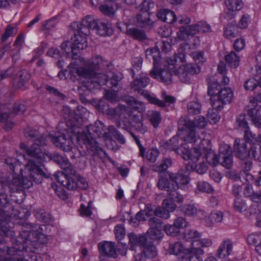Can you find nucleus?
I'll return each mask as SVG.
<instances>
[{"mask_svg":"<svg viewBox=\"0 0 261 261\" xmlns=\"http://www.w3.org/2000/svg\"><path fill=\"white\" fill-rule=\"evenodd\" d=\"M25 135L26 137L30 138L33 142L31 147L26 149L28 162L25 164L23 175V184L25 188L32 186L33 181L41 182L44 173L39 164L47 160H54L67 173H74V169L66 156L57 153L52 155L43 150L42 147L47 144V140L41 133L36 130L31 129L25 130Z\"/></svg>","mask_w":261,"mask_h":261,"instance_id":"f257e3e1","label":"nucleus"},{"mask_svg":"<svg viewBox=\"0 0 261 261\" xmlns=\"http://www.w3.org/2000/svg\"><path fill=\"white\" fill-rule=\"evenodd\" d=\"M103 60L101 57L96 56L89 60L80 58L71 63L68 67L71 75H77L80 78H91L96 71L102 68Z\"/></svg>","mask_w":261,"mask_h":261,"instance_id":"f03ea898","label":"nucleus"},{"mask_svg":"<svg viewBox=\"0 0 261 261\" xmlns=\"http://www.w3.org/2000/svg\"><path fill=\"white\" fill-rule=\"evenodd\" d=\"M130 250H135L134 258L136 261H144L146 259H151L157 255L155 247L151 243L147 242L145 236L129 235Z\"/></svg>","mask_w":261,"mask_h":261,"instance_id":"7ed1b4c3","label":"nucleus"},{"mask_svg":"<svg viewBox=\"0 0 261 261\" xmlns=\"http://www.w3.org/2000/svg\"><path fill=\"white\" fill-rule=\"evenodd\" d=\"M87 129L91 138L90 139L86 134L82 133L76 137L77 141L80 145L82 140L88 149L95 152L99 148L95 138L104 139L105 137H108L110 134L108 128L102 122L97 120L94 124L89 125Z\"/></svg>","mask_w":261,"mask_h":261,"instance_id":"20e7f679","label":"nucleus"},{"mask_svg":"<svg viewBox=\"0 0 261 261\" xmlns=\"http://www.w3.org/2000/svg\"><path fill=\"white\" fill-rule=\"evenodd\" d=\"M207 93L211 96V105L214 109L221 110L224 105L229 103L233 98V93L229 88L221 89L218 82L212 83L208 87Z\"/></svg>","mask_w":261,"mask_h":261,"instance_id":"39448f33","label":"nucleus"},{"mask_svg":"<svg viewBox=\"0 0 261 261\" xmlns=\"http://www.w3.org/2000/svg\"><path fill=\"white\" fill-rule=\"evenodd\" d=\"M176 64L175 60L167 59L164 68L158 69L154 64V67L150 71L151 77L160 82L169 84L171 83V76L174 73L173 69Z\"/></svg>","mask_w":261,"mask_h":261,"instance_id":"423d86ee","label":"nucleus"},{"mask_svg":"<svg viewBox=\"0 0 261 261\" xmlns=\"http://www.w3.org/2000/svg\"><path fill=\"white\" fill-rule=\"evenodd\" d=\"M149 82L150 80L147 76L136 79L131 83L132 88L134 91L143 95L150 103L158 106H164V102H162L161 100L157 98L153 94L143 89L149 84Z\"/></svg>","mask_w":261,"mask_h":261,"instance_id":"0eeeda50","label":"nucleus"},{"mask_svg":"<svg viewBox=\"0 0 261 261\" xmlns=\"http://www.w3.org/2000/svg\"><path fill=\"white\" fill-rule=\"evenodd\" d=\"M200 70L198 66L187 64L181 65L176 70L173 69V72L181 82L188 83L191 81V75L198 73Z\"/></svg>","mask_w":261,"mask_h":261,"instance_id":"6e6552de","label":"nucleus"},{"mask_svg":"<svg viewBox=\"0 0 261 261\" xmlns=\"http://www.w3.org/2000/svg\"><path fill=\"white\" fill-rule=\"evenodd\" d=\"M206 142V140H200L199 146L194 147L190 150L189 147L187 144H182L181 146L180 155L185 160H191L193 162H197L199 160L201 156L202 151L205 150L204 147H202L204 142Z\"/></svg>","mask_w":261,"mask_h":261,"instance_id":"1a4fd4ad","label":"nucleus"},{"mask_svg":"<svg viewBox=\"0 0 261 261\" xmlns=\"http://www.w3.org/2000/svg\"><path fill=\"white\" fill-rule=\"evenodd\" d=\"M99 21L94 16L87 15L82 19L80 24L74 22L71 25L74 28H77V30L84 35H88L90 33V30H95Z\"/></svg>","mask_w":261,"mask_h":261,"instance_id":"9d476101","label":"nucleus"},{"mask_svg":"<svg viewBox=\"0 0 261 261\" xmlns=\"http://www.w3.org/2000/svg\"><path fill=\"white\" fill-rule=\"evenodd\" d=\"M69 134L71 133L72 135H68V138L64 134L57 135L55 137H53L52 135L49 136L51 138V141L57 147L60 148L62 150L65 151H70L73 148V135H75L76 134H73L71 132H68ZM77 134L78 136L81 134L79 133Z\"/></svg>","mask_w":261,"mask_h":261,"instance_id":"9b49d317","label":"nucleus"},{"mask_svg":"<svg viewBox=\"0 0 261 261\" xmlns=\"http://www.w3.org/2000/svg\"><path fill=\"white\" fill-rule=\"evenodd\" d=\"M62 111L64 113L63 116L66 120L65 122L67 127L66 130L73 134L79 133V128L82 124L81 121L76 120L73 117V114L68 106H64Z\"/></svg>","mask_w":261,"mask_h":261,"instance_id":"f8f14e48","label":"nucleus"},{"mask_svg":"<svg viewBox=\"0 0 261 261\" xmlns=\"http://www.w3.org/2000/svg\"><path fill=\"white\" fill-rule=\"evenodd\" d=\"M150 228L147 233L148 237L152 240H161L164 234L162 232V221L161 219L153 217L149 220Z\"/></svg>","mask_w":261,"mask_h":261,"instance_id":"ddd939ff","label":"nucleus"},{"mask_svg":"<svg viewBox=\"0 0 261 261\" xmlns=\"http://www.w3.org/2000/svg\"><path fill=\"white\" fill-rule=\"evenodd\" d=\"M83 83L85 87L89 90H92L94 88H97L98 86L105 85L108 82V73L105 74L102 73H97L95 72L91 78H81L83 80Z\"/></svg>","mask_w":261,"mask_h":261,"instance_id":"4468645a","label":"nucleus"},{"mask_svg":"<svg viewBox=\"0 0 261 261\" xmlns=\"http://www.w3.org/2000/svg\"><path fill=\"white\" fill-rule=\"evenodd\" d=\"M213 241L210 238H199L196 242H194L191 244V253L199 260L202 261L200 255L204 254V251L202 248H208L213 245Z\"/></svg>","mask_w":261,"mask_h":261,"instance_id":"2eb2a0df","label":"nucleus"},{"mask_svg":"<svg viewBox=\"0 0 261 261\" xmlns=\"http://www.w3.org/2000/svg\"><path fill=\"white\" fill-rule=\"evenodd\" d=\"M78 33L75 34L72 38L71 52L74 55H77L80 50L85 49L87 47L86 36L77 30Z\"/></svg>","mask_w":261,"mask_h":261,"instance_id":"dca6fc26","label":"nucleus"},{"mask_svg":"<svg viewBox=\"0 0 261 261\" xmlns=\"http://www.w3.org/2000/svg\"><path fill=\"white\" fill-rule=\"evenodd\" d=\"M257 106L256 100L255 98H251L248 106L247 111L255 126L261 128V112H259V106Z\"/></svg>","mask_w":261,"mask_h":261,"instance_id":"f3484780","label":"nucleus"},{"mask_svg":"<svg viewBox=\"0 0 261 261\" xmlns=\"http://www.w3.org/2000/svg\"><path fill=\"white\" fill-rule=\"evenodd\" d=\"M54 179L60 182L63 187L69 190H75V184L73 181V176L65 171L58 172L54 175Z\"/></svg>","mask_w":261,"mask_h":261,"instance_id":"a211bd4d","label":"nucleus"},{"mask_svg":"<svg viewBox=\"0 0 261 261\" xmlns=\"http://www.w3.org/2000/svg\"><path fill=\"white\" fill-rule=\"evenodd\" d=\"M233 248V242L229 239H225L219 246L216 256L219 259H225L231 254Z\"/></svg>","mask_w":261,"mask_h":261,"instance_id":"6ab92c4d","label":"nucleus"},{"mask_svg":"<svg viewBox=\"0 0 261 261\" xmlns=\"http://www.w3.org/2000/svg\"><path fill=\"white\" fill-rule=\"evenodd\" d=\"M219 158L222 160L220 164L226 168L229 169L232 166V156L230 147L228 145L225 144L220 147Z\"/></svg>","mask_w":261,"mask_h":261,"instance_id":"aec40b11","label":"nucleus"},{"mask_svg":"<svg viewBox=\"0 0 261 261\" xmlns=\"http://www.w3.org/2000/svg\"><path fill=\"white\" fill-rule=\"evenodd\" d=\"M186 128L178 130V135L181 140L188 143H195L198 140H200L199 136L197 134L194 128H190L184 123Z\"/></svg>","mask_w":261,"mask_h":261,"instance_id":"412c9836","label":"nucleus"},{"mask_svg":"<svg viewBox=\"0 0 261 261\" xmlns=\"http://www.w3.org/2000/svg\"><path fill=\"white\" fill-rule=\"evenodd\" d=\"M167 174L170 181L172 182L174 189H178L180 185H187L190 182V178L188 175L181 172H168Z\"/></svg>","mask_w":261,"mask_h":261,"instance_id":"4be33fe9","label":"nucleus"},{"mask_svg":"<svg viewBox=\"0 0 261 261\" xmlns=\"http://www.w3.org/2000/svg\"><path fill=\"white\" fill-rule=\"evenodd\" d=\"M108 115L111 117L112 119L116 120L122 119L129 115V111L125 106L119 105L117 108H109L108 110Z\"/></svg>","mask_w":261,"mask_h":261,"instance_id":"5701e85b","label":"nucleus"},{"mask_svg":"<svg viewBox=\"0 0 261 261\" xmlns=\"http://www.w3.org/2000/svg\"><path fill=\"white\" fill-rule=\"evenodd\" d=\"M225 4L228 11L225 18L228 20L232 19L236 15L235 11L240 10L243 6L242 0H226Z\"/></svg>","mask_w":261,"mask_h":261,"instance_id":"b1692460","label":"nucleus"},{"mask_svg":"<svg viewBox=\"0 0 261 261\" xmlns=\"http://www.w3.org/2000/svg\"><path fill=\"white\" fill-rule=\"evenodd\" d=\"M168 253L171 255H179L180 254H193L191 253V248H186L181 242H176L173 244H170L168 250Z\"/></svg>","mask_w":261,"mask_h":261,"instance_id":"393cba45","label":"nucleus"},{"mask_svg":"<svg viewBox=\"0 0 261 261\" xmlns=\"http://www.w3.org/2000/svg\"><path fill=\"white\" fill-rule=\"evenodd\" d=\"M233 148L235 154L238 158L244 160L248 156L246 143L244 140L236 139Z\"/></svg>","mask_w":261,"mask_h":261,"instance_id":"a878e982","label":"nucleus"},{"mask_svg":"<svg viewBox=\"0 0 261 261\" xmlns=\"http://www.w3.org/2000/svg\"><path fill=\"white\" fill-rule=\"evenodd\" d=\"M8 204L7 195L2 190L0 193V224L3 222L7 223L10 219V215L3 210V208L6 207Z\"/></svg>","mask_w":261,"mask_h":261,"instance_id":"bb28decb","label":"nucleus"},{"mask_svg":"<svg viewBox=\"0 0 261 261\" xmlns=\"http://www.w3.org/2000/svg\"><path fill=\"white\" fill-rule=\"evenodd\" d=\"M99 251L108 256L115 258L116 256V251L114 243L110 242L100 243L98 244Z\"/></svg>","mask_w":261,"mask_h":261,"instance_id":"cd10ccee","label":"nucleus"},{"mask_svg":"<svg viewBox=\"0 0 261 261\" xmlns=\"http://www.w3.org/2000/svg\"><path fill=\"white\" fill-rule=\"evenodd\" d=\"M156 15L159 19L168 23H172L176 20L174 12L168 9L160 10Z\"/></svg>","mask_w":261,"mask_h":261,"instance_id":"c85d7f7f","label":"nucleus"},{"mask_svg":"<svg viewBox=\"0 0 261 261\" xmlns=\"http://www.w3.org/2000/svg\"><path fill=\"white\" fill-rule=\"evenodd\" d=\"M223 219V213L218 211L212 212L205 221L207 227H212L214 224L221 223Z\"/></svg>","mask_w":261,"mask_h":261,"instance_id":"c756f323","label":"nucleus"},{"mask_svg":"<svg viewBox=\"0 0 261 261\" xmlns=\"http://www.w3.org/2000/svg\"><path fill=\"white\" fill-rule=\"evenodd\" d=\"M179 137L180 136L178 135L169 139L165 143L164 145L165 148L169 150L174 151L176 153L180 154L181 149V146L182 144H185V143H181L179 147Z\"/></svg>","mask_w":261,"mask_h":261,"instance_id":"7c9ffc66","label":"nucleus"},{"mask_svg":"<svg viewBox=\"0 0 261 261\" xmlns=\"http://www.w3.org/2000/svg\"><path fill=\"white\" fill-rule=\"evenodd\" d=\"M30 79V74L29 72L24 70L19 71L15 79L16 86L18 88H22L29 81Z\"/></svg>","mask_w":261,"mask_h":261,"instance_id":"2f4dec72","label":"nucleus"},{"mask_svg":"<svg viewBox=\"0 0 261 261\" xmlns=\"http://www.w3.org/2000/svg\"><path fill=\"white\" fill-rule=\"evenodd\" d=\"M187 126L190 128H203L207 125L205 118L202 116H198L195 118L193 121L186 122Z\"/></svg>","mask_w":261,"mask_h":261,"instance_id":"473e14b6","label":"nucleus"},{"mask_svg":"<svg viewBox=\"0 0 261 261\" xmlns=\"http://www.w3.org/2000/svg\"><path fill=\"white\" fill-rule=\"evenodd\" d=\"M247 241L250 244L255 245V251L261 256V233H251L247 237Z\"/></svg>","mask_w":261,"mask_h":261,"instance_id":"72a5a7b5","label":"nucleus"},{"mask_svg":"<svg viewBox=\"0 0 261 261\" xmlns=\"http://www.w3.org/2000/svg\"><path fill=\"white\" fill-rule=\"evenodd\" d=\"M137 24L142 28H150L153 25V21L149 18L148 14L137 15Z\"/></svg>","mask_w":261,"mask_h":261,"instance_id":"f704fd0d","label":"nucleus"},{"mask_svg":"<svg viewBox=\"0 0 261 261\" xmlns=\"http://www.w3.org/2000/svg\"><path fill=\"white\" fill-rule=\"evenodd\" d=\"M100 36L109 35L112 33L111 25L108 22L99 21L95 30Z\"/></svg>","mask_w":261,"mask_h":261,"instance_id":"c9c22d12","label":"nucleus"},{"mask_svg":"<svg viewBox=\"0 0 261 261\" xmlns=\"http://www.w3.org/2000/svg\"><path fill=\"white\" fill-rule=\"evenodd\" d=\"M127 34L135 39L138 40H143L147 39V36L145 33L142 30L131 28L127 29Z\"/></svg>","mask_w":261,"mask_h":261,"instance_id":"e433bc0d","label":"nucleus"},{"mask_svg":"<svg viewBox=\"0 0 261 261\" xmlns=\"http://www.w3.org/2000/svg\"><path fill=\"white\" fill-rule=\"evenodd\" d=\"M191 26L194 35L198 33H208L211 31V26L205 21H200Z\"/></svg>","mask_w":261,"mask_h":261,"instance_id":"4c0bfd02","label":"nucleus"},{"mask_svg":"<svg viewBox=\"0 0 261 261\" xmlns=\"http://www.w3.org/2000/svg\"><path fill=\"white\" fill-rule=\"evenodd\" d=\"M201 236V233L196 230L189 229L185 231L183 238L185 241L191 242V244H193L194 242L197 241Z\"/></svg>","mask_w":261,"mask_h":261,"instance_id":"58836bf2","label":"nucleus"},{"mask_svg":"<svg viewBox=\"0 0 261 261\" xmlns=\"http://www.w3.org/2000/svg\"><path fill=\"white\" fill-rule=\"evenodd\" d=\"M226 62L232 68L237 67L240 64V59L234 51H231L225 57Z\"/></svg>","mask_w":261,"mask_h":261,"instance_id":"ea45409f","label":"nucleus"},{"mask_svg":"<svg viewBox=\"0 0 261 261\" xmlns=\"http://www.w3.org/2000/svg\"><path fill=\"white\" fill-rule=\"evenodd\" d=\"M69 174L73 176V181L75 184V189L76 188H79L82 190H85L88 188V184L86 179L79 174H76L75 170L74 173Z\"/></svg>","mask_w":261,"mask_h":261,"instance_id":"a19ab883","label":"nucleus"},{"mask_svg":"<svg viewBox=\"0 0 261 261\" xmlns=\"http://www.w3.org/2000/svg\"><path fill=\"white\" fill-rule=\"evenodd\" d=\"M124 100L134 109L137 110L139 112L144 110V104L140 101L137 100L134 97L128 96L124 98Z\"/></svg>","mask_w":261,"mask_h":261,"instance_id":"79ce46f5","label":"nucleus"},{"mask_svg":"<svg viewBox=\"0 0 261 261\" xmlns=\"http://www.w3.org/2000/svg\"><path fill=\"white\" fill-rule=\"evenodd\" d=\"M159 177L157 186L160 190L166 191L169 193L171 190L174 189L172 184L171 185L166 177L160 174Z\"/></svg>","mask_w":261,"mask_h":261,"instance_id":"37998d69","label":"nucleus"},{"mask_svg":"<svg viewBox=\"0 0 261 261\" xmlns=\"http://www.w3.org/2000/svg\"><path fill=\"white\" fill-rule=\"evenodd\" d=\"M172 165V161L170 158H164L158 165L154 166V170L158 172L166 171Z\"/></svg>","mask_w":261,"mask_h":261,"instance_id":"c03bdc74","label":"nucleus"},{"mask_svg":"<svg viewBox=\"0 0 261 261\" xmlns=\"http://www.w3.org/2000/svg\"><path fill=\"white\" fill-rule=\"evenodd\" d=\"M235 129L243 130L245 129L249 128L248 123L246 121V116L244 114L239 115L234 124Z\"/></svg>","mask_w":261,"mask_h":261,"instance_id":"a18cd8bd","label":"nucleus"},{"mask_svg":"<svg viewBox=\"0 0 261 261\" xmlns=\"http://www.w3.org/2000/svg\"><path fill=\"white\" fill-rule=\"evenodd\" d=\"M191 35H194L191 25L182 27L177 33V37L181 40H186Z\"/></svg>","mask_w":261,"mask_h":261,"instance_id":"49530a36","label":"nucleus"},{"mask_svg":"<svg viewBox=\"0 0 261 261\" xmlns=\"http://www.w3.org/2000/svg\"><path fill=\"white\" fill-rule=\"evenodd\" d=\"M171 48V45L167 40H162L158 42L155 44V54L157 56H160V50L165 53H167Z\"/></svg>","mask_w":261,"mask_h":261,"instance_id":"de8ad7c7","label":"nucleus"},{"mask_svg":"<svg viewBox=\"0 0 261 261\" xmlns=\"http://www.w3.org/2000/svg\"><path fill=\"white\" fill-rule=\"evenodd\" d=\"M205 158L208 164L213 166H217L219 162V158L217 154L212 149L207 150Z\"/></svg>","mask_w":261,"mask_h":261,"instance_id":"09e8293b","label":"nucleus"},{"mask_svg":"<svg viewBox=\"0 0 261 261\" xmlns=\"http://www.w3.org/2000/svg\"><path fill=\"white\" fill-rule=\"evenodd\" d=\"M233 208L236 212L242 213L247 210V205L244 200L237 197L234 200Z\"/></svg>","mask_w":261,"mask_h":261,"instance_id":"8fccbe9b","label":"nucleus"},{"mask_svg":"<svg viewBox=\"0 0 261 261\" xmlns=\"http://www.w3.org/2000/svg\"><path fill=\"white\" fill-rule=\"evenodd\" d=\"M238 33V29L235 24L232 23L228 24L225 28L224 36L228 39H232L235 37Z\"/></svg>","mask_w":261,"mask_h":261,"instance_id":"3c124183","label":"nucleus"},{"mask_svg":"<svg viewBox=\"0 0 261 261\" xmlns=\"http://www.w3.org/2000/svg\"><path fill=\"white\" fill-rule=\"evenodd\" d=\"M108 79H110V81L108 82V87L111 88L113 87L116 88L118 85V82L121 79V76H119L118 74L112 72H108Z\"/></svg>","mask_w":261,"mask_h":261,"instance_id":"603ef678","label":"nucleus"},{"mask_svg":"<svg viewBox=\"0 0 261 261\" xmlns=\"http://www.w3.org/2000/svg\"><path fill=\"white\" fill-rule=\"evenodd\" d=\"M149 118L153 126L155 128L158 127L162 120L160 113L157 111H151L149 114Z\"/></svg>","mask_w":261,"mask_h":261,"instance_id":"864d4df0","label":"nucleus"},{"mask_svg":"<svg viewBox=\"0 0 261 261\" xmlns=\"http://www.w3.org/2000/svg\"><path fill=\"white\" fill-rule=\"evenodd\" d=\"M180 211L188 216H193L196 212L197 208L193 204H184L179 206Z\"/></svg>","mask_w":261,"mask_h":261,"instance_id":"5fc2aeb1","label":"nucleus"},{"mask_svg":"<svg viewBox=\"0 0 261 261\" xmlns=\"http://www.w3.org/2000/svg\"><path fill=\"white\" fill-rule=\"evenodd\" d=\"M178 189H173L168 193L169 197L170 199L177 203H182L184 201V197L182 194L178 191Z\"/></svg>","mask_w":261,"mask_h":261,"instance_id":"6e6d98bb","label":"nucleus"},{"mask_svg":"<svg viewBox=\"0 0 261 261\" xmlns=\"http://www.w3.org/2000/svg\"><path fill=\"white\" fill-rule=\"evenodd\" d=\"M187 107L188 113L191 114H197L200 112L201 105L196 101L190 102L188 103Z\"/></svg>","mask_w":261,"mask_h":261,"instance_id":"4d7b16f0","label":"nucleus"},{"mask_svg":"<svg viewBox=\"0 0 261 261\" xmlns=\"http://www.w3.org/2000/svg\"><path fill=\"white\" fill-rule=\"evenodd\" d=\"M197 188L201 192L210 193L213 191V188L209 183L204 181H199L197 182Z\"/></svg>","mask_w":261,"mask_h":261,"instance_id":"13d9d810","label":"nucleus"},{"mask_svg":"<svg viewBox=\"0 0 261 261\" xmlns=\"http://www.w3.org/2000/svg\"><path fill=\"white\" fill-rule=\"evenodd\" d=\"M108 130L110 133V135H113L114 138L121 144H124L125 142V140L123 137V136L119 132H118L116 128L113 126L111 125L108 127Z\"/></svg>","mask_w":261,"mask_h":261,"instance_id":"bf43d9fd","label":"nucleus"},{"mask_svg":"<svg viewBox=\"0 0 261 261\" xmlns=\"http://www.w3.org/2000/svg\"><path fill=\"white\" fill-rule=\"evenodd\" d=\"M217 110H219L214 109L213 108L212 110L209 111L207 114V117L210 123L216 124L220 120V116L218 114V112H217Z\"/></svg>","mask_w":261,"mask_h":261,"instance_id":"052dcab7","label":"nucleus"},{"mask_svg":"<svg viewBox=\"0 0 261 261\" xmlns=\"http://www.w3.org/2000/svg\"><path fill=\"white\" fill-rule=\"evenodd\" d=\"M162 205L169 213L173 212L177 207V205L174 201L168 199H164L163 201Z\"/></svg>","mask_w":261,"mask_h":261,"instance_id":"680f3d73","label":"nucleus"},{"mask_svg":"<svg viewBox=\"0 0 261 261\" xmlns=\"http://www.w3.org/2000/svg\"><path fill=\"white\" fill-rule=\"evenodd\" d=\"M164 231L167 234L171 236H176L180 233V231L175 227V224H167L164 228Z\"/></svg>","mask_w":261,"mask_h":261,"instance_id":"e2e57ef3","label":"nucleus"},{"mask_svg":"<svg viewBox=\"0 0 261 261\" xmlns=\"http://www.w3.org/2000/svg\"><path fill=\"white\" fill-rule=\"evenodd\" d=\"M258 85V82L254 78H251L247 80L244 84V87L246 90L252 91L255 89Z\"/></svg>","mask_w":261,"mask_h":261,"instance_id":"0e129e2a","label":"nucleus"},{"mask_svg":"<svg viewBox=\"0 0 261 261\" xmlns=\"http://www.w3.org/2000/svg\"><path fill=\"white\" fill-rule=\"evenodd\" d=\"M16 33V29L14 27L9 25L7 27L5 33L3 34L1 37L2 42H4L8 39V38L12 36L13 34Z\"/></svg>","mask_w":261,"mask_h":261,"instance_id":"69168bd1","label":"nucleus"},{"mask_svg":"<svg viewBox=\"0 0 261 261\" xmlns=\"http://www.w3.org/2000/svg\"><path fill=\"white\" fill-rule=\"evenodd\" d=\"M251 213H254L256 216V226L261 227V206L258 204L254 205L251 207Z\"/></svg>","mask_w":261,"mask_h":261,"instance_id":"338daca9","label":"nucleus"},{"mask_svg":"<svg viewBox=\"0 0 261 261\" xmlns=\"http://www.w3.org/2000/svg\"><path fill=\"white\" fill-rule=\"evenodd\" d=\"M160 152L158 149L151 148L147 151L146 158L148 161L154 163L156 160Z\"/></svg>","mask_w":261,"mask_h":261,"instance_id":"774afa93","label":"nucleus"}]
</instances>
